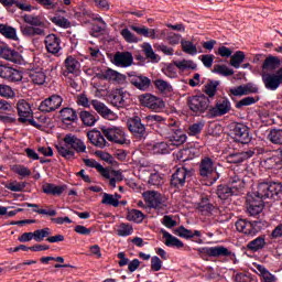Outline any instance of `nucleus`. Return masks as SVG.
Returning a JSON list of instances; mask_svg holds the SVG:
<instances>
[{
	"instance_id": "32",
	"label": "nucleus",
	"mask_w": 282,
	"mask_h": 282,
	"mask_svg": "<svg viewBox=\"0 0 282 282\" xmlns=\"http://www.w3.org/2000/svg\"><path fill=\"white\" fill-rule=\"evenodd\" d=\"M79 118L83 124H85V127H94V124H96V122H98V119H99L96 112H89L87 110L80 111Z\"/></svg>"
},
{
	"instance_id": "37",
	"label": "nucleus",
	"mask_w": 282,
	"mask_h": 282,
	"mask_svg": "<svg viewBox=\"0 0 282 282\" xmlns=\"http://www.w3.org/2000/svg\"><path fill=\"white\" fill-rule=\"evenodd\" d=\"M254 155V151L249 150V151H243V152H238L229 155V161L232 164H241V162H246V160H250Z\"/></svg>"
},
{
	"instance_id": "6",
	"label": "nucleus",
	"mask_w": 282,
	"mask_h": 282,
	"mask_svg": "<svg viewBox=\"0 0 282 282\" xmlns=\"http://www.w3.org/2000/svg\"><path fill=\"white\" fill-rule=\"evenodd\" d=\"M245 183L239 177H235L229 182V185H218L216 195L219 199L226 200L229 197L239 195L243 191Z\"/></svg>"
},
{
	"instance_id": "9",
	"label": "nucleus",
	"mask_w": 282,
	"mask_h": 282,
	"mask_svg": "<svg viewBox=\"0 0 282 282\" xmlns=\"http://www.w3.org/2000/svg\"><path fill=\"white\" fill-rule=\"evenodd\" d=\"M127 127L137 140H144L148 135L147 133V124H144V120L139 116H133L128 119Z\"/></svg>"
},
{
	"instance_id": "56",
	"label": "nucleus",
	"mask_w": 282,
	"mask_h": 282,
	"mask_svg": "<svg viewBox=\"0 0 282 282\" xmlns=\"http://www.w3.org/2000/svg\"><path fill=\"white\" fill-rule=\"evenodd\" d=\"M101 204L118 208L120 206V200L116 199L112 194L104 193Z\"/></svg>"
},
{
	"instance_id": "7",
	"label": "nucleus",
	"mask_w": 282,
	"mask_h": 282,
	"mask_svg": "<svg viewBox=\"0 0 282 282\" xmlns=\"http://www.w3.org/2000/svg\"><path fill=\"white\" fill-rule=\"evenodd\" d=\"M200 259L204 261H208V259H219L221 257H232V251L228 250V248L224 246H215V247H200L197 248Z\"/></svg>"
},
{
	"instance_id": "38",
	"label": "nucleus",
	"mask_w": 282,
	"mask_h": 282,
	"mask_svg": "<svg viewBox=\"0 0 282 282\" xmlns=\"http://www.w3.org/2000/svg\"><path fill=\"white\" fill-rule=\"evenodd\" d=\"M42 191L45 193V195L61 196L65 192V186L55 185L53 183H45L42 186Z\"/></svg>"
},
{
	"instance_id": "24",
	"label": "nucleus",
	"mask_w": 282,
	"mask_h": 282,
	"mask_svg": "<svg viewBox=\"0 0 282 282\" xmlns=\"http://www.w3.org/2000/svg\"><path fill=\"white\" fill-rule=\"evenodd\" d=\"M127 93L124 90L119 89L112 93L109 98L110 102L113 107H117L118 109H122L127 107Z\"/></svg>"
},
{
	"instance_id": "11",
	"label": "nucleus",
	"mask_w": 282,
	"mask_h": 282,
	"mask_svg": "<svg viewBox=\"0 0 282 282\" xmlns=\"http://www.w3.org/2000/svg\"><path fill=\"white\" fill-rule=\"evenodd\" d=\"M231 135L235 142H240V144H250L252 140L250 129L243 123H236L231 130Z\"/></svg>"
},
{
	"instance_id": "36",
	"label": "nucleus",
	"mask_w": 282,
	"mask_h": 282,
	"mask_svg": "<svg viewBox=\"0 0 282 282\" xmlns=\"http://www.w3.org/2000/svg\"><path fill=\"white\" fill-rule=\"evenodd\" d=\"M23 21L28 25H31L33 28H40L43 30L45 28V22L43 21V18L41 15L35 14H24Z\"/></svg>"
},
{
	"instance_id": "12",
	"label": "nucleus",
	"mask_w": 282,
	"mask_h": 282,
	"mask_svg": "<svg viewBox=\"0 0 282 282\" xmlns=\"http://www.w3.org/2000/svg\"><path fill=\"white\" fill-rule=\"evenodd\" d=\"M129 83L139 89L140 91H149L151 87V79L138 72H130L128 73Z\"/></svg>"
},
{
	"instance_id": "51",
	"label": "nucleus",
	"mask_w": 282,
	"mask_h": 282,
	"mask_svg": "<svg viewBox=\"0 0 282 282\" xmlns=\"http://www.w3.org/2000/svg\"><path fill=\"white\" fill-rule=\"evenodd\" d=\"M191 153H193L191 148H185V149L174 152L173 155H174L175 160H178L180 162H188V160L193 159V158H191Z\"/></svg>"
},
{
	"instance_id": "17",
	"label": "nucleus",
	"mask_w": 282,
	"mask_h": 282,
	"mask_svg": "<svg viewBox=\"0 0 282 282\" xmlns=\"http://www.w3.org/2000/svg\"><path fill=\"white\" fill-rule=\"evenodd\" d=\"M64 143L66 147H70L73 151L76 153H86L87 152V145L85 144V141L83 139H78L76 134L68 133L64 137Z\"/></svg>"
},
{
	"instance_id": "42",
	"label": "nucleus",
	"mask_w": 282,
	"mask_h": 282,
	"mask_svg": "<svg viewBox=\"0 0 282 282\" xmlns=\"http://www.w3.org/2000/svg\"><path fill=\"white\" fill-rule=\"evenodd\" d=\"M197 209L199 210V213H202V215H210V213L215 210V206L210 204L208 197L205 196L200 198Z\"/></svg>"
},
{
	"instance_id": "35",
	"label": "nucleus",
	"mask_w": 282,
	"mask_h": 282,
	"mask_svg": "<svg viewBox=\"0 0 282 282\" xmlns=\"http://www.w3.org/2000/svg\"><path fill=\"white\" fill-rule=\"evenodd\" d=\"M148 127H166V119L160 115H149L143 118Z\"/></svg>"
},
{
	"instance_id": "64",
	"label": "nucleus",
	"mask_w": 282,
	"mask_h": 282,
	"mask_svg": "<svg viewBox=\"0 0 282 282\" xmlns=\"http://www.w3.org/2000/svg\"><path fill=\"white\" fill-rule=\"evenodd\" d=\"M198 58L207 69H210V67H213V63H215V55L213 54H204Z\"/></svg>"
},
{
	"instance_id": "13",
	"label": "nucleus",
	"mask_w": 282,
	"mask_h": 282,
	"mask_svg": "<svg viewBox=\"0 0 282 282\" xmlns=\"http://www.w3.org/2000/svg\"><path fill=\"white\" fill-rule=\"evenodd\" d=\"M61 105H63V97L59 95H52L51 97L41 101L39 111L42 113H52V111L59 109Z\"/></svg>"
},
{
	"instance_id": "55",
	"label": "nucleus",
	"mask_w": 282,
	"mask_h": 282,
	"mask_svg": "<svg viewBox=\"0 0 282 282\" xmlns=\"http://www.w3.org/2000/svg\"><path fill=\"white\" fill-rule=\"evenodd\" d=\"M272 144H282V129H272L268 135Z\"/></svg>"
},
{
	"instance_id": "28",
	"label": "nucleus",
	"mask_w": 282,
	"mask_h": 282,
	"mask_svg": "<svg viewBox=\"0 0 282 282\" xmlns=\"http://www.w3.org/2000/svg\"><path fill=\"white\" fill-rule=\"evenodd\" d=\"M144 199L149 204L150 208H162V196L155 191L145 192Z\"/></svg>"
},
{
	"instance_id": "19",
	"label": "nucleus",
	"mask_w": 282,
	"mask_h": 282,
	"mask_svg": "<svg viewBox=\"0 0 282 282\" xmlns=\"http://www.w3.org/2000/svg\"><path fill=\"white\" fill-rule=\"evenodd\" d=\"M112 63L117 67H131L133 65V54L131 52H117Z\"/></svg>"
},
{
	"instance_id": "29",
	"label": "nucleus",
	"mask_w": 282,
	"mask_h": 282,
	"mask_svg": "<svg viewBox=\"0 0 282 282\" xmlns=\"http://www.w3.org/2000/svg\"><path fill=\"white\" fill-rule=\"evenodd\" d=\"M161 234L163 239H165L164 245L167 246V248H184V242L177 237L171 235L166 229H162Z\"/></svg>"
},
{
	"instance_id": "30",
	"label": "nucleus",
	"mask_w": 282,
	"mask_h": 282,
	"mask_svg": "<svg viewBox=\"0 0 282 282\" xmlns=\"http://www.w3.org/2000/svg\"><path fill=\"white\" fill-rule=\"evenodd\" d=\"M130 29L133 32H137L140 36H144L145 39H159L158 36V30L155 29H149L147 26H135V25H131Z\"/></svg>"
},
{
	"instance_id": "2",
	"label": "nucleus",
	"mask_w": 282,
	"mask_h": 282,
	"mask_svg": "<svg viewBox=\"0 0 282 282\" xmlns=\"http://www.w3.org/2000/svg\"><path fill=\"white\" fill-rule=\"evenodd\" d=\"M282 196V184L279 182H263L258 185V189L254 193L257 199H273L279 202Z\"/></svg>"
},
{
	"instance_id": "4",
	"label": "nucleus",
	"mask_w": 282,
	"mask_h": 282,
	"mask_svg": "<svg viewBox=\"0 0 282 282\" xmlns=\"http://www.w3.org/2000/svg\"><path fill=\"white\" fill-rule=\"evenodd\" d=\"M267 224L261 219L248 220L240 218L236 221V230L247 235V237H256V235H259L265 228Z\"/></svg>"
},
{
	"instance_id": "8",
	"label": "nucleus",
	"mask_w": 282,
	"mask_h": 282,
	"mask_svg": "<svg viewBox=\"0 0 282 282\" xmlns=\"http://www.w3.org/2000/svg\"><path fill=\"white\" fill-rule=\"evenodd\" d=\"M230 109H232L230 99L228 97H219L216 99L215 106H210L207 118H221V116L230 113Z\"/></svg>"
},
{
	"instance_id": "60",
	"label": "nucleus",
	"mask_w": 282,
	"mask_h": 282,
	"mask_svg": "<svg viewBox=\"0 0 282 282\" xmlns=\"http://www.w3.org/2000/svg\"><path fill=\"white\" fill-rule=\"evenodd\" d=\"M51 21L54 25H57V28H64L65 30H67V28H72V22L66 18L53 17L51 18Z\"/></svg>"
},
{
	"instance_id": "59",
	"label": "nucleus",
	"mask_w": 282,
	"mask_h": 282,
	"mask_svg": "<svg viewBox=\"0 0 282 282\" xmlns=\"http://www.w3.org/2000/svg\"><path fill=\"white\" fill-rule=\"evenodd\" d=\"M154 86L156 87V89H159V91H167L169 94H171V91H173V86H171V84H169V82L163 80V79H156L154 82Z\"/></svg>"
},
{
	"instance_id": "14",
	"label": "nucleus",
	"mask_w": 282,
	"mask_h": 282,
	"mask_svg": "<svg viewBox=\"0 0 282 282\" xmlns=\"http://www.w3.org/2000/svg\"><path fill=\"white\" fill-rule=\"evenodd\" d=\"M0 58L9 61L10 63H15V65H23L24 63L23 55L7 44L0 46Z\"/></svg>"
},
{
	"instance_id": "34",
	"label": "nucleus",
	"mask_w": 282,
	"mask_h": 282,
	"mask_svg": "<svg viewBox=\"0 0 282 282\" xmlns=\"http://www.w3.org/2000/svg\"><path fill=\"white\" fill-rule=\"evenodd\" d=\"M174 150H175V147L172 145L170 139L167 141L158 142L153 145L154 153H159L161 155H166Z\"/></svg>"
},
{
	"instance_id": "15",
	"label": "nucleus",
	"mask_w": 282,
	"mask_h": 282,
	"mask_svg": "<svg viewBox=\"0 0 282 282\" xmlns=\"http://www.w3.org/2000/svg\"><path fill=\"white\" fill-rule=\"evenodd\" d=\"M0 78H4L10 83H21L23 80V74L12 66L0 65Z\"/></svg>"
},
{
	"instance_id": "22",
	"label": "nucleus",
	"mask_w": 282,
	"mask_h": 282,
	"mask_svg": "<svg viewBox=\"0 0 282 282\" xmlns=\"http://www.w3.org/2000/svg\"><path fill=\"white\" fill-rule=\"evenodd\" d=\"M90 105L101 118H106L107 120H113V118H116V113H113V111H111V109H109L105 104H102V101L93 99Z\"/></svg>"
},
{
	"instance_id": "62",
	"label": "nucleus",
	"mask_w": 282,
	"mask_h": 282,
	"mask_svg": "<svg viewBox=\"0 0 282 282\" xmlns=\"http://www.w3.org/2000/svg\"><path fill=\"white\" fill-rule=\"evenodd\" d=\"M121 36L127 43H138V41H140V39H138V36L131 33V31L127 28L121 30Z\"/></svg>"
},
{
	"instance_id": "26",
	"label": "nucleus",
	"mask_w": 282,
	"mask_h": 282,
	"mask_svg": "<svg viewBox=\"0 0 282 282\" xmlns=\"http://www.w3.org/2000/svg\"><path fill=\"white\" fill-rule=\"evenodd\" d=\"M59 113L63 124H66L67 127L74 124V122H78V113H76L74 108H63Z\"/></svg>"
},
{
	"instance_id": "5",
	"label": "nucleus",
	"mask_w": 282,
	"mask_h": 282,
	"mask_svg": "<svg viewBox=\"0 0 282 282\" xmlns=\"http://www.w3.org/2000/svg\"><path fill=\"white\" fill-rule=\"evenodd\" d=\"M194 172L195 170L193 167H187L186 165H181L177 167L170 180L171 188H175V191L184 188L186 182L193 177Z\"/></svg>"
},
{
	"instance_id": "58",
	"label": "nucleus",
	"mask_w": 282,
	"mask_h": 282,
	"mask_svg": "<svg viewBox=\"0 0 282 282\" xmlns=\"http://www.w3.org/2000/svg\"><path fill=\"white\" fill-rule=\"evenodd\" d=\"M155 100V96L147 93L139 96V101L143 107H148V109H151V106L153 105V101Z\"/></svg>"
},
{
	"instance_id": "40",
	"label": "nucleus",
	"mask_w": 282,
	"mask_h": 282,
	"mask_svg": "<svg viewBox=\"0 0 282 282\" xmlns=\"http://www.w3.org/2000/svg\"><path fill=\"white\" fill-rule=\"evenodd\" d=\"M0 3H2V6L7 8V10H10L12 6H17L19 10H22L23 12H32V4H25L17 0H0Z\"/></svg>"
},
{
	"instance_id": "16",
	"label": "nucleus",
	"mask_w": 282,
	"mask_h": 282,
	"mask_svg": "<svg viewBox=\"0 0 282 282\" xmlns=\"http://www.w3.org/2000/svg\"><path fill=\"white\" fill-rule=\"evenodd\" d=\"M174 235H177V237H181L182 239H187V240L193 239L195 243H199V245L204 243V240L202 239V231L199 230L193 231L191 229H187L184 226H180L174 230Z\"/></svg>"
},
{
	"instance_id": "48",
	"label": "nucleus",
	"mask_w": 282,
	"mask_h": 282,
	"mask_svg": "<svg viewBox=\"0 0 282 282\" xmlns=\"http://www.w3.org/2000/svg\"><path fill=\"white\" fill-rule=\"evenodd\" d=\"M213 74H218L219 76H232L235 74V70L232 68H228L226 65L216 64L214 65V68L212 69Z\"/></svg>"
},
{
	"instance_id": "25",
	"label": "nucleus",
	"mask_w": 282,
	"mask_h": 282,
	"mask_svg": "<svg viewBox=\"0 0 282 282\" xmlns=\"http://www.w3.org/2000/svg\"><path fill=\"white\" fill-rule=\"evenodd\" d=\"M171 135H170V142L172 143V145L174 147H182V144H184V142H186L187 138L186 133H184V130L180 129V128H173L171 131Z\"/></svg>"
},
{
	"instance_id": "21",
	"label": "nucleus",
	"mask_w": 282,
	"mask_h": 282,
	"mask_svg": "<svg viewBox=\"0 0 282 282\" xmlns=\"http://www.w3.org/2000/svg\"><path fill=\"white\" fill-rule=\"evenodd\" d=\"M17 109L19 122L25 124V122H28V118H32V107H30V104L25 101V99H21L20 101H18Z\"/></svg>"
},
{
	"instance_id": "18",
	"label": "nucleus",
	"mask_w": 282,
	"mask_h": 282,
	"mask_svg": "<svg viewBox=\"0 0 282 282\" xmlns=\"http://www.w3.org/2000/svg\"><path fill=\"white\" fill-rule=\"evenodd\" d=\"M61 37L54 33L46 35L44 39V45L46 51L48 52V54H53L54 56H56V54L61 52Z\"/></svg>"
},
{
	"instance_id": "57",
	"label": "nucleus",
	"mask_w": 282,
	"mask_h": 282,
	"mask_svg": "<svg viewBox=\"0 0 282 282\" xmlns=\"http://www.w3.org/2000/svg\"><path fill=\"white\" fill-rule=\"evenodd\" d=\"M26 186V182H11L6 185V188H8V191H12V193H23Z\"/></svg>"
},
{
	"instance_id": "31",
	"label": "nucleus",
	"mask_w": 282,
	"mask_h": 282,
	"mask_svg": "<svg viewBox=\"0 0 282 282\" xmlns=\"http://www.w3.org/2000/svg\"><path fill=\"white\" fill-rule=\"evenodd\" d=\"M264 203L260 198H253L248 204V213L251 217H257L260 213L263 212Z\"/></svg>"
},
{
	"instance_id": "27",
	"label": "nucleus",
	"mask_w": 282,
	"mask_h": 282,
	"mask_svg": "<svg viewBox=\"0 0 282 282\" xmlns=\"http://www.w3.org/2000/svg\"><path fill=\"white\" fill-rule=\"evenodd\" d=\"M265 246H268V242L265 241V235H261L247 243V250L250 252H261Z\"/></svg>"
},
{
	"instance_id": "63",
	"label": "nucleus",
	"mask_w": 282,
	"mask_h": 282,
	"mask_svg": "<svg viewBox=\"0 0 282 282\" xmlns=\"http://www.w3.org/2000/svg\"><path fill=\"white\" fill-rule=\"evenodd\" d=\"M148 184H150V186H162V184H164V178L160 173H152L149 177Z\"/></svg>"
},
{
	"instance_id": "39",
	"label": "nucleus",
	"mask_w": 282,
	"mask_h": 282,
	"mask_svg": "<svg viewBox=\"0 0 282 282\" xmlns=\"http://www.w3.org/2000/svg\"><path fill=\"white\" fill-rule=\"evenodd\" d=\"M279 65H281V59H279L276 56L270 55L262 64V72H274Z\"/></svg>"
},
{
	"instance_id": "33",
	"label": "nucleus",
	"mask_w": 282,
	"mask_h": 282,
	"mask_svg": "<svg viewBox=\"0 0 282 282\" xmlns=\"http://www.w3.org/2000/svg\"><path fill=\"white\" fill-rule=\"evenodd\" d=\"M20 30L23 36H45V30L41 28L23 24Z\"/></svg>"
},
{
	"instance_id": "49",
	"label": "nucleus",
	"mask_w": 282,
	"mask_h": 282,
	"mask_svg": "<svg viewBox=\"0 0 282 282\" xmlns=\"http://www.w3.org/2000/svg\"><path fill=\"white\" fill-rule=\"evenodd\" d=\"M128 221H134V224H142L144 221V213L140 209H131L127 215Z\"/></svg>"
},
{
	"instance_id": "44",
	"label": "nucleus",
	"mask_w": 282,
	"mask_h": 282,
	"mask_svg": "<svg viewBox=\"0 0 282 282\" xmlns=\"http://www.w3.org/2000/svg\"><path fill=\"white\" fill-rule=\"evenodd\" d=\"M29 77L31 78L32 83H34V85H44L47 78L45 72H43L42 69L31 70L29 73Z\"/></svg>"
},
{
	"instance_id": "20",
	"label": "nucleus",
	"mask_w": 282,
	"mask_h": 282,
	"mask_svg": "<svg viewBox=\"0 0 282 282\" xmlns=\"http://www.w3.org/2000/svg\"><path fill=\"white\" fill-rule=\"evenodd\" d=\"M261 78L265 89H268L269 91H276V89L281 87L279 84V77L276 76V73L262 72Z\"/></svg>"
},
{
	"instance_id": "61",
	"label": "nucleus",
	"mask_w": 282,
	"mask_h": 282,
	"mask_svg": "<svg viewBox=\"0 0 282 282\" xmlns=\"http://www.w3.org/2000/svg\"><path fill=\"white\" fill-rule=\"evenodd\" d=\"M0 96L1 98H14V90L9 85L0 83Z\"/></svg>"
},
{
	"instance_id": "50",
	"label": "nucleus",
	"mask_w": 282,
	"mask_h": 282,
	"mask_svg": "<svg viewBox=\"0 0 282 282\" xmlns=\"http://www.w3.org/2000/svg\"><path fill=\"white\" fill-rule=\"evenodd\" d=\"M181 47L185 54H189V56L197 55V45H195L192 41L182 40Z\"/></svg>"
},
{
	"instance_id": "23",
	"label": "nucleus",
	"mask_w": 282,
	"mask_h": 282,
	"mask_svg": "<svg viewBox=\"0 0 282 282\" xmlns=\"http://www.w3.org/2000/svg\"><path fill=\"white\" fill-rule=\"evenodd\" d=\"M198 169L200 177H209L215 173V162L209 156H205L200 160Z\"/></svg>"
},
{
	"instance_id": "3",
	"label": "nucleus",
	"mask_w": 282,
	"mask_h": 282,
	"mask_svg": "<svg viewBox=\"0 0 282 282\" xmlns=\"http://www.w3.org/2000/svg\"><path fill=\"white\" fill-rule=\"evenodd\" d=\"M187 107L193 116H208L210 111V99L204 94L193 95L187 98Z\"/></svg>"
},
{
	"instance_id": "54",
	"label": "nucleus",
	"mask_w": 282,
	"mask_h": 282,
	"mask_svg": "<svg viewBox=\"0 0 282 282\" xmlns=\"http://www.w3.org/2000/svg\"><path fill=\"white\" fill-rule=\"evenodd\" d=\"M50 235H52V229L45 227L43 229H37L33 231V239L34 241L41 242L43 241V239H45V237L48 238Z\"/></svg>"
},
{
	"instance_id": "53",
	"label": "nucleus",
	"mask_w": 282,
	"mask_h": 282,
	"mask_svg": "<svg viewBox=\"0 0 282 282\" xmlns=\"http://www.w3.org/2000/svg\"><path fill=\"white\" fill-rule=\"evenodd\" d=\"M118 237H130L133 235V226L127 223H121L117 229Z\"/></svg>"
},
{
	"instance_id": "41",
	"label": "nucleus",
	"mask_w": 282,
	"mask_h": 282,
	"mask_svg": "<svg viewBox=\"0 0 282 282\" xmlns=\"http://www.w3.org/2000/svg\"><path fill=\"white\" fill-rule=\"evenodd\" d=\"M220 82L219 80H213L208 79L206 85L204 86V94L207 96V98H215V95L217 94V87H219Z\"/></svg>"
},
{
	"instance_id": "47",
	"label": "nucleus",
	"mask_w": 282,
	"mask_h": 282,
	"mask_svg": "<svg viewBox=\"0 0 282 282\" xmlns=\"http://www.w3.org/2000/svg\"><path fill=\"white\" fill-rule=\"evenodd\" d=\"M174 65L181 72H186V69H197V64L191 59L175 61Z\"/></svg>"
},
{
	"instance_id": "10",
	"label": "nucleus",
	"mask_w": 282,
	"mask_h": 282,
	"mask_svg": "<svg viewBox=\"0 0 282 282\" xmlns=\"http://www.w3.org/2000/svg\"><path fill=\"white\" fill-rule=\"evenodd\" d=\"M80 74V62L76 59V57L68 55L63 64L62 67V75L65 78H68L69 76H79Z\"/></svg>"
},
{
	"instance_id": "1",
	"label": "nucleus",
	"mask_w": 282,
	"mask_h": 282,
	"mask_svg": "<svg viewBox=\"0 0 282 282\" xmlns=\"http://www.w3.org/2000/svg\"><path fill=\"white\" fill-rule=\"evenodd\" d=\"M100 130H91L87 132V138L94 147L97 149H105V147H109V142H115V144H124L127 142V138L124 135V130L122 128L111 126H102ZM106 138V139H105ZM107 140L109 142H107Z\"/></svg>"
},
{
	"instance_id": "52",
	"label": "nucleus",
	"mask_w": 282,
	"mask_h": 282,
	"mask_svg": "<svg viewBox=\"0 0 282 282\" xmlns=\"http://www.w3.org/2000/svg\"><path fill=\"white\" fill-rule=\"evenodd\" d=\"M57 153L64 158V160H76V151L65 148L63 145L56 147Z\"/></svg>"
},
{
	"instance_id": "45",
	"label": "nucleus",
	"mask_w": 282,
	"mask_h": 282,
	"mask_svg": "<svg viewBox=\"0 0 282 282\" xmlns=\"http://www.w3.org/2000/svg\"><path fill=\"white\" fill-rule=\"evenodd\" d=\"M243 61H246V53L242 51H237L234 55L230 56L229 65L235 67V69H239Z\"/></svg>"
},
{
	"instance_id": "43",
	"label": "nucleus",
	"mask_w": 282,
	"mask_h": 282,
	"mask_svg": "<svg viewBox=\"0 0 282 282\" xmlns=\"http://www.w3.org/2000/svg\"><path fill=\"white\" fill-rule=\"evenodd\" d=\"M142 50L143 54H145V61L148 59L152 63H160V55L155 54L153 46H151L149 43H143Z\"/></svg>"
},
{
	"instance_id": "46",
	"label": "nucleus",
	"mask_w": 282,
	"mask_h": 282,
	"mask_svg": "<svg viewBox=\"0 0 282 282\" xmlns=\"http://www.w3.org/2000/svg\"><path fill=\"white\" fill-rule=\"evenodd\" d=\"M0 34L6 36V39H10L11 41H17V29L8 25V24H0Z\"/></svg>"
}]
</instances>
